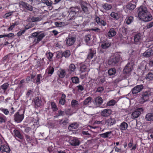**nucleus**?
<instances>
[{"label": "nucleus", "mask_w": 153, "mask_h": 153, "mask_svg": "<svg viewBox=\"0 0 153 153\" xmlns=\"http://www.w3.org/2000/svg\"><path fill=\"white\" fill-rule=\"evenodd\" d=\"M133 62H128L123 69V74L114 81L115 83H117L123 79H126L133 69Z\"/></svg>", "instance_id": "1"}, {"label": "nucleus", "mask_w": 153, "mask_h": 153, "mask_svg": "<svg viewBox=\"0 0 153 153\" xmlns=\"http://www.w3.org/2000/svg\"><path fill=\"white\" fill-rule=\"evenodd\" d=\"M120 55H116L115 56L110 58L108 61V64L111 65H116L121 59Z\"/></svg>", "instance_id": "2"}, {"label": "nucleus", "mask_w": 153, "mask_h": 153, "mask_svg": "<svg viewBox=\"0 0 153 153\" xmlns=\"http://www.w3.org/2000/svg\"><path fill=\"white\" fill-rule=\"evenodd\" d=\"M139 18L145 22H148L151 21L153 19L152 16L149 11H148Z\"/></svg>", "instance_id": "3"}, {"label": "nucleus", "mask_w": 153, "mask_h": 153, "mask_svg": "<svg viewBox=\"0 0 153 153\" xmlns=\"http://www.w3.org/2000/svg\"><path fill=\"white\" fill-rule=\"evenodd\" d=\"M151 95V93L149 91L143 92L142 93V97L140 99V101L142 103L148 100L149 97Z\"/></svg>", "instance_id": "4"}, {"label": "nucleus", "mask_w": 153, "mask_h": 153, "mask_svg": "<svg viewBox=\"0 0 153 153\" xmlns=\"http://www.w3.org/2000/svg\"><path fill=\"white\" fill-rule=\"evenodd\" d=\"M148 11L147 8L145 6H142L138 8L137 12L138 16L139 17L142 16L144 14L146 13Z\"/></svg>", "instance_id": "5"}, {"label": "nucleus", "mask_w": 153, "mask_h": 153, "mask_svg": "<svg viewBox=\"0 0 153 153\" xmlns=\"http://www.w3.org/2000/svg\"><path fill=\"white\" fill-rule=\"evenodd\" d=\"M14 119L15 122L19 123L21 122L24 117V114H19V112L16 113L14 115Z\"/></svg>", "instance_id": "6"}, {"label": "nucleus", "mask_w": 153, "mask_h": 153, "mask_svg": "<svg viewBox=\"0 0 153 153\" xmlns=\"http://www.w3.org/2000/svg\"><path fill=\"white\" fill-rule=\"evenodd\" d=\"M143 88V86L142 85H137L132 90V93L133 94H136L140 92Z\"/></svg>", "instance_id": "7"}, {"label": "nucleus", "mask_w": 153, "mask_h": 153, "mask_svg": "<svg viewBox=\"0 0 153 153\" xmlns=\"http://www.w3.org/2000/svg\"><path fill=\"white\" fill-rule=\"evenodd\" d=\"M75 40V38L69 36L68 37V38L66 39V44L68 46H71L73 45Z\"/></svg>", "instance_id": "8"}, {"label": "nucleus", "mask_w": 153, "mask_h": 153, "mask_svg": "<svg viewBox=\"0 0 153 153\" xmlns=\"http://www.w3.org/2000/svg\"><path fill=\"white\" fill-rule=\"evenodd\" d=\"M143 109L142 108H139L134 111L132 112L131 116L133 118H137L141 114V111H142Z\"/></svg>", "instance_id": "9"}, {"label": "nucleus", "mask_w": 153, "mask_h": 153, "mask_svg": "<svg viewBox=\"0 0 153 153\" xmlns=\"http://www.w3.org/2000/svg\"><path fill=\"white\" fill-rule=\"evenodd\" d=\"M96 53L95 48H92L89 49V52L87 56V59H91L94 57V55Z\"/></svg>", "instance_id": "10"}, {"label": "nucleus", "mask_w": 153, "mask_h": 153, "mask_svg": "<svg viewBox=\"0 0 153 153\" xmlns=\"http://www.w3.org/2000/svg\"><path fill=\"white\" fill-rule=\"evenodd\" d=\"M153 55V50L151 49H148L143 53V56L145 57H149Z\"/></svg>", "instance_id": "11"}, {"label": "nucleus", "mask_w": 153, "mask_h": 153, "mask_svg": "<svg viewBox=\"0 0 153 153\" xmlns=\"http://www.w3.org/2000/svg\"><path fill=\"white\" fill-rule=\"evenodd\" d=\"M0 150L2 152H6L7 153H9L10 151L9 146L7 145H2L1 146Z\"/></svg>", "instance_id": "12"}, {"label": "nucleus", "mask_w": 153, "mask_h": 153, "mask_svg": "<svg viewBox=\"0 0 153 153\" xmlns=\"http://www.w3.org/2000/svg\"><path fill=\"white\" fill-rule=\"evenodd\" d=\"M70 144L73 146H79L80 144L79 141L76 138H73L70 141Z\"/></svg>", "instance_id": "13"}, {"label": "nucleus", "mask_w": 153, "mask_h": 153, "mask_svg": "<svg viewBox=\"0 0 153 153\" xmlns=\"http://www.w3.org/2000/svg\"><path fill=\"white\" fill-rule=\"evenodd\" d=\"M20 4L27 10L30 11H32L33 10L32 7L25 2H21Z\"/></svg>", "instance_id": "14"}, {"label": "nucleus", "mask_w": 153, "mask_h": 153, "mask_svg": "<svg viewBox=\"0 0 153 153\" xmlns=\"http://www.w3.org/2000/svg\"><path fill=\"white\" fill-rule=\"evenodd\" d=\"M80 9V8L78 7H71L70 9L71 10L70 14L74 15L79 12Z\"/></svg>", "instance_id": "15"}, {"label": "nucleus", "mask_w": 153, "mask_h": 153, "mask_svg": "<svg viewBox=\"0 0 153 153\" xmlns=\"http://www.w3.org/2000/svg\"><path fill=\"white\" fill-rule=\"evenodd\" d=\"M111 114V111L110 109L104 110L101 112V115L103 117H108Z\"/></svg>", "instance_id": "16"}, {"label": "nucleus", "mask_w": 153, "mask_h": 153, "mask_svg": "<svg viewBox=\"0 0 153 153\" xmlns=\"http://www.w3.org/2000/svg\"><path fill=\"white\" fill-rule=\"evenodd\" d=\"M115 123L116 121L114 118H110L105 120V123H107L108 126H112Z\"/></svg>", "instance_id": "17"}, {"label": "nucleus", "mask_w": 153, "mask_h": 153, "mask_svg": "<svg viewBox=\"0 0 153 153\" xmlns=\"http://www.w3.org/2000/svg\"><path fill=\"white\" fill-rule=\"evenodd\" d=\"M34 102L35 108H37L41 105L42 101L41 100L39 99L38 97H37L34 99Z\"/></svg>", "instance_id": "18"}, {"label": "nucleus", "mask_w": 153, "mask_h": 153, "mask_svg": "<svg viewBox=\"0 0 153 153\" xmlns=\"http://www.w3.org/2000/svg\"><path fill=\"white\" fill-rule=\"evenodd\" d=\"M45 36V35L44 33H42L40 34H39L37 36V38H35L33 41V42L35 43V44H36L38 43L39 42L41 41L43 37Z\"/></svg>", "instance_id": "19"}, {"label": "nucleus", "mask_w": 153, "mask_h": 153, "mask_svg": "<svg viewBox=\"0 0 153 153\" xmlns=\"http://www.w3.org/2000/svg\"><path fill=\"white\" fill-rule=\"evenodd\" d=\"M111 45V43L107 41H103L102 42L101 47L102 49H106L108 48Z\"/></svg>", "instance_id": "20"}, {"label": "nucleus", "mask_w": 153, "mask_h": 153, "mask_svg": "<svg viewBox=\"0 0 153 153\" xmlns=\"http://www.w3.org/2000/svg\"><path fill=\"white\" fill-rule=\"evenodd\" d=\"M145 119L147 121H153V112L147 114L145 116Z\"/></svg>", "instance_id": "21"}, {"label": "nucleus", "mask_w": 153, "mask_h": 153, "mask_svg": "<svg viewBox=\"0 0 153 153\" xmlns=\"http://www.w3.org/2000/svg\"><path fill=\"white\" fill-rule=\"evenodd\" d=\"M40 21L39 18L38 17H34L33 16L32 18L30 17H29L27 19V22H36L39 21Z\"/></svg>", "instance_id": "22"}, {"label": "nucleus", "mask_w": 153, "mask_h": 153, "mask_svg": "<svg viewBox=\"0 0 153 153\" xmlns=\"http://www.w3.org/2000/svg\"><path fill=\"white\" fill-rule=\"evenodd\" d=\"M116 32L115 30L113 28L111 29L108 33V35L109 37H112L116 34Z\"/></svg>", "instance_id": "23"}, {"label": "nucleus", "mask_w": 153, "mask_h": 153, "mask_svg": "<svg viewBox=\"0 0 153 153\" xmlns=\"http://www.w3.org/2000/svg\"><path fill=\"white\" fill-rule=\"evenodd\" d=\"M79 125L77 123H73L69 126L68 129L70 131H72L73 129L77 128Z\"/></svg>", "instance_id": "24"}, {"label": "nucleus", "mask_w": 153, "mask_h": 153, "mask_svg": "<svg viewBox=\"0 0 153 153\" xmlns=\"http://www.w3.org/2000/svg\"><path fill=\"white\" fill-rule=\"evenodd\" d=\"M141 40V34L140 33H137L135 35L134 38V40L135 42H138L140 41Z\"/></svg>", "instance_id": "25"}, {"label": "nucleus", "mask_w": 153, "mask_h": 153, "mask_svg": "<svg viewBox=\"0 0 153 153\" xmlns=\"http://www.w3.org/2000/svg\"><path fill=\"white\" fill-rule=\"evenodd\" d=\"M13 131L15 136L19 139L21 140L23 139V136L21 134L19 131L17 130H14Z\"/></svg>", "instance_id": "26"}, {"label": "nucleus", "mask_w": 153, "mask_h": 153, "mask_svg": "<svg viewBox=\"0 0 153 153\" xmlns=\"http://www.w3.org/2000/svg\"><path fill=\"white\" fill-rule=\"evenodd\" d=\"M128 127V124L125 122L121 123L120 126V128L122 130H124L127 129Z\"/></svg>", "instance_id": "27"}, {"label": "nucleus", "mask_w": 153, "mask_h": 153, "mask_svg": "<svg viewBox=\"0 0 153 153\" xmlns=\"http://www.w3.org/2000/svg\"><path fill=\"white\" fill-rule=\"evenodd\" d=\"M58 74L59 77L61 78H63L65 75V72L64 70L60 69L58 71Z\"/></svg>", "instance_id": "28"}, {"label": "nucleus", "mask_w": 153, "mask_h": 153, "mask_svg": "<svg viewBox=\"0 0 153 153\" xmlns=\"http://www.w3.org/2000/svg\"><path fill=\"white\" fill-rule=\"evenodd\" d=\"M62 56H64L65 58H68L71 55V53L70 51L69 50H66L64 52H62Z\"/></svg>", "instance_id": "29"}, {"label": "nucleus", "mask_w": 153, "mask_h": 153, "mask_svg": "<svg viewBox=\"0 0 153 153\" xmlns=\"http://www.w3.org/2000/svg\"><path fill=\"white\" fill-rule=\"evenodd\" d=\"M95 101L96 104H97L99 105H100L102 103L103 100L101 97H98L95 99Z\"/></svg>", "instance_id": "30"}, {"label": "nucleus", "mask_w": 153, "mask_h": 153, "mask_svg": "<svg viewBox=\"0 0 153 153\" xmlns=\"http://www.w3.org/2000/svg\"><path fill=\"white\" fill-rule=\"evenodd\" d=\"M135 7L136 5L131 3H128L126 6L127 8L131 10H133Z\"/></svg>", "instance_id": "31"}, {"label": "nucleus", "mask_w": 153, "mask_h": 153, "mask_svg": "<svg viewBox=\"0 0 153 153\" xmlns=\"http://www.w3.org/2000/svg\"><path fill=\"white\" fill-rule=\"evenodd\" d=\"M92 98L90 97H89L86 98L83 102L84 105H86L91 103Z\"/></svg>", "instance_id": "32"}, {"label": "nucleus", "mask_w": 153, "mask_h": 153, "mask_svg": "<svg viewBox=\"0 0 153 153\" xmlns=\"http://www.w3.org/2000/svg\"><path fill=\"white\" fill-rule=\"evenodd\" d=\"M108 73L110 76L114 75L116 73V70L114 68L110 69L108 70Z\"/></svg>", "instance_id": "33"}, {"label": "nucleus", "mask_w": 153, "mask_h": 153, "mask_svg": "<svg viewBox=\"0 0 153 153\" xmlns=\"http://www.w3.org/2000/svg\"><path fill=\"white\" fill-rule=\"evenodd\" d=\"M103 8L106 10H110L111 8V5L107 3H105L102 6Z\"/></svg>", "instance_id": "34"}, {"label": "nucleus", "mask_w": 153, "mask_h": 153, "mask_svg": "<svg viewBox=\"0 0 153 153\" xmlns=\"http://www.w3.org/2000/svg\"><path fill=\"white\" fill-rule=\"evenodd\" d=\"M111 133V131L107 132L106 133L100 134V136L102 137L105 138L108 137V136H110V134Z\"/></svg>", "instance_id": "35"}, {"label": "nucleus", "mask_w": 153, "mask_h": 153, "mask_svg": "<svg viewBox=\"0 0 153 153\" xmlns=\"http://www.w3.org/2000/svg\"><path fill=\"white\" fill-rule=\"evenodd\" d=\"M133 20V17L132 16H130L128 17H127L126 19V23L128 24H130L132 22Z\"/></svg>", "instance_id": "36"}, {"label": "nucleus", "mask_w": 153, "mask_h": 153, "mask_svg": "<svg viewBox=\"0 0 153 153\" xmlns=\"http://www.w3.org/2000/svg\"><path fill=\"white\" fill-rule=\"evenodd\" d=\"M72 82L75 84L78 83L79 82V78L77 77H73L71 78Z\"/></svg>", "instance_id": "37"}, {"label": "nucleus", "mask_w": 153, "mask_h": 153, "mask_svg": "<svg viewBox=\"0 0 153 153\" xmlns=\"http://www.w3.org/2000/svg\"><path fill=\"white\" fill-rule=\"evenodd\" d=\"M111 16L114 18L117 19L119 18V16L117 13L112 12L110 15Z\"/></svg>", "instance_id": "38"}, {"label": "nucleus", "mask_w": 153, "mask_h": 153, "mask_svg": "<svg viewBox=\"0 0 153 153\" xmlns=\"http://www.w3.org/2000/svg\"><path fill=\"white\" fill-rule=\"evenodd\" d=\"M8 86L9 84L7 83H5L2 85L1 86V88L4 90V92H5V91L7 89Z\"/></svg>", "instance_id": "39"}, {"label": "nucleus", "mask_w": 153, "mask_h": 153, "mask_svg": "<svg viewBox=\"0 0 153 153\" xmlns=\"http://www.w3.org/2000/svg\"><path fill=\"white\" fill-rule=\"evenodd\" d=\"M68 122V119L65 120H64L63 119H62L59 121V124L60 125L63 124V125H65Z\"/></svg>", "instance_id": "40"}, {"label": "nucleus", "mask_w": 153, "mask_h": 153, "mask_svg": "<svg viewBox=\"0 0 153 153\" xmlns=\"http://www.w3.org/2000/svg\"><path fill=\"white\" fill-rule=\"evenodd\" d=\"M42 2L48 6H51L52 5V1L49 2L48 0H41Z\"/></svg>", "instance_id": "41"}, {"label": "nucleus", "mask_w": 153, "mask_h": 153, "mask_svg": "<svg viewBox=\"0 0 153 153\" xmlns=\"http://www.w3.org/2000/svg\"><path fill=\"white\" fill-rule=\"evenodd\" d=\"M81 7L83 11L85 13H87L88 10V7L85 5L81 4Z\"/></svg>", "instance_id": "42"}, {"label": "nucleus", "mask_w": 153, "mask_h": 153, "mask_svg": "<svg viewBox=\"0 0 153 153\" xmlns=\"http://www.w3.org/2000/svg\"><path fill=\"white\" fill-rule=\"evenodd\" d=\"M121 30L124 35L126 34L128 31L127 28L125 27H122L121 29Z\"/></svg>", "instance_id": "43"}, {"label": "nucleus", "mask_w": 153, "mask_h": 153, "mask_svg": "<svg viewBox=\"0 0 153 153\" xmlns=\"http://www.w3.org/2000/svg\"><path fill=\"white\" fill-rule=\"evenodd\" d=\"M75 68V66L74 64H71L69 66V70L71 71H74Z\"/></svg>", "instance_id": "44"}, {"label": "nucleus", "mask_w": 153, "mask_h": 153, "mask_svg": "<svg viewBox=\"0 0 153 153\" xmlns=\"http://www.w3.org/2000/svg\"><path fill=\"white\" fill-rule=\"evenodd\" d=\"M14 36V34L13 33H10L7 35H0V38L7 37H11L13 36Z\"/></svg>", "instance_id": "45"}, {"label": "nucleus", "mask_w": 153, "mask_h": 153, "mask_svg": "<svg viewBox=\"0 0 153 153\" xmlns=\"http://www.w3.org/2000/svg\"><path fill=\"white\" fill-rule=\"evenodd\" d=\"M78 105V102L76 100H73L71 102V105L75 107L76 105Z\"/></svg>", "instance_id": "46"}, {"label": "nucleus", "mask_w": 153, "mask_h": 153, "mask_svg": "<svg viewBox=\"0 0 153 153\" xmlns=\"http://www.w3.org/2000/svg\"><path fill=\"white\" fill-rule=\"evenodd\" d=\"M91 36L88 34L85 36V40L86 42H88L91 39Z\"/></svg>", "instance_id": "47"}, {"label": "nucleus", "mask_w": 153, "mask_h": 153, "mask_svg": "<svg viewBox=\"0 0 153 153\" xmlns=\"http://www.w3.org/2000/svg\"><path fill=\"white\" fill-rule=\"evenodd\" d=\"M32 131L34 133V132L33 131V129L30 127H27L25 129V132L26 133H30Z\"/></svg>", "instance_id": "48"}, {"label": "nucleus", "mask_w": 153, "mask_h": 153, "mask_svg": "<svg viewBox=\"0 0 153 153\" xmlns=\"http://www.w3.org/2000/svg\"><path fill=\"white\" fill-rule=\"evenodd\" d=\"M6 122V118L5 117H0V123H5Z\"/></svg>", "instance_id": "49"}, {"label": "nucleus", "mask_w": 153, "mask_h": 153, "mask_svg": "<svg viewBox=\"0 0 153 153\" xmlns=\"http://www.w3.org/2000/svg\"><path fill=\"white\" fill-rule=\"evenodd\" d=\"M56 57L57 58L59 59L60 58H62V51H58L56 53Z\"/></svg>", "instance_id": "50"}, {"label": "nucleus", "mask_w": 153, "mask_h": 153, "mask_svg": "<svg viewBox=\"0 0 153 153\" xmlns=\"http://www.w3.org/2000/svg\"><path fill=\"white\" fill-rule=\"evenodd\" d=\"M51 104L52 108L54 109V111H56L58 109L55 103L53 102H51Z\"/></svg>", "instance_id": "51"}, {"label": "nucleus", "mask_w": 153, "mask_h": 153, "mask_svg": "<svg viewBox=\"0 0 153 153\" xmlns=\"http://www.w3.org/2000/svg\"><path fill=\"white\" fill-rule=\"evenodd\" d=\"M42 77V75L41 74H39L37 75V77L36 80V82L37 84H39L40 83V78Z\"/></svg>", "instance_id": "52"}, {"label": "nucleus", "mask_w": 153, "mask_h": 153, "mask_svg": "<svg viewBox=\"0 0 153 153\" xmlns=\"http://www.w3.org/2000/svg\"><path fill=\"white\" fill-rule=\"evenodd\" d=\"M147 77V78L150 80H152L153 79V74L152 73L149 72L148 74Z\"/></svg>", "instance_id": "53"}, {"label": "nucleus", "mask_w": 153, "mask_h": 153, "mask_svg": "<svg viewBox=\"0 0 153 153\" xmlns=\"http://www.w3.org/2000/svg\"><path fill=\"white\" fill-rule=\"evenodd\" d=\"M54 71V68L53 67H50L48 70V74H52L53 72Z\"/></svg>", "instance_id": "54"}, {"label": "nucleus", "mask_w": 153, "mask_h": 153, "mask_svg": "<svg viewBox=\"0 0 153 153\" xmlns=\"http://www.w3.org/2000/svg\"><path fill=\"white\" fill-rule=\"evenodd\" d=\"M153 26V21L149 23H148L146 25V27L147 29H149Z\"/></svg>", "instance_id": "55"}, {"label": "nucleus", "mask_w": 153, "mask_h": 153, "mask_svg": "<svg viewBox=\"0 0 153 153\" xmlns=\"http://www.w3.org/2000/svg\"><path fill=\"white\" fill-rule=\"evenodd\" d=\"M86 69L87 68L86 65H83L81 66L80 71L81 72H83L85 71Z\"/></svg>", "instance_id": "56"}, {"label": "nucleus", "mask_w": 153, "mask_h": 153, "mask_svg": "<svg viewBox=\"0 0 153 153\" xmlns=\"http://www.w3.org/2000/svg\"><path fill=\"white\" fill-rule=\"evenodd\" d=\"M54 150V149L53 146L52 145L49 146L48 148V150L50 153L52 152Z\"/></svg>", "instance_id": "57"}, {"label": "nucleus", "mask_w": 153, "mask_h": 153, "mask_svg": "<svg viewBox=\"0 0 153 153\" xmlns=\"http://www.w3.org/2000/svg\"><path fill=\"white\" fill-rule=\"evenodd\" d=\"M104 90V88L102 87H98L96 91L97 92L101 93Z\"/></svg>", "instance_id": "58"}, {"label": "nucleus", "mask_w": 153, "mask_h": 153, "mask_svg": "<svg viewBox=\"0 0 153 153\" xmlns=\"http://www.w3.org/2000/svg\"><path fill=\"white\" fill-rule=\"evenodd\" d=\"M76 88H78V91H82L84 89L82 85H79L76 87Z\"/></svg>", "instance_id": "59"}, {"label": "nucleus", "mask_w": 153, "mask_h": 153, "mask_svg": "<svg viewBox=\"0 0 153 153\" xmlns=\"http://www.w3.org/2000/svg\"><path fill=\"white\" fill-rule=\"evenodd\" d=\"M98 24L105 26L106 25V23L104 20H100Z\"/></svg>", "instance_id": "60"}, {"label": "nucleus", "mask_w": 153, "mask_h": 153, "mask_svg": "<svg viewBox=\"0 0 153 153\" xmlns=\"http://www.w3.org/2000/svg\"><path fill=\"white\" fill-rule=\"evenodd\" d=\"M25 137L26 138V140L28 142H30V141L32 139V138L31 137L29 136L28 135H25Z\"/></svg>", "instance_id": "61"}, {"label": "nucleus", "mask_w": 153, "mask_h": 153, "mask_svg": "<svg viewBox=\"0 0 153 153\" xmlns=\"http://www.w3.org/2000/svg\"><path fill=\"white\" fill-rule=\"evenodd\" d=\"M25 31V30H22L20 31L18 33H17V35L18 36H20L23 33H24Z\"/></svg>", "instance_id": "62"}, {"label": "nucleus", "mask_w": 153, "mask_h": 153, "mask_svg": "<svg viewBox=\"0 0 153 153\" xmlns=\"http://www.w3.org/2000/svg\"><path fill=\"white\" fill-rule=\"evenodd\" d=\"M16 25V24L15 23L12 25L10 27H9L8 29V31L11 30L15 27V26Z\"/></svg>", "instance_id": "63"}, {"label": "nucleus", "mask_w": 153, "mask_h": 153, "mask_svg": "<svg viewBox=\"0 0 153 153\" xmlns=\"http://www.w3.org/2000/svg\"><path fill=\"white\" fill-rule=\"evenodd\" d=\"M40 33V32H36L32 34L31 36L33 37H37Z\"/></svg>", "instance_id": "64"}]
</instances>
